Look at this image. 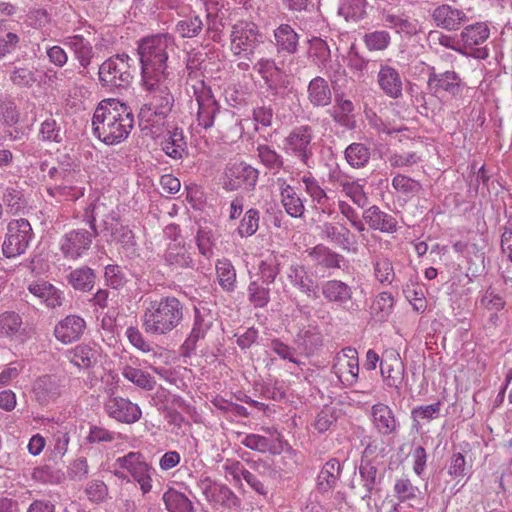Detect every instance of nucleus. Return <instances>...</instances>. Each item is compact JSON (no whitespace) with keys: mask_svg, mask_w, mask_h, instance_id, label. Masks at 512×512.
Instances as JSON below:
<instances>
[{"mask_svg":"<svg viewBox=\"0 0 512 512\" xmlns=\"http://www.w3.org/2000/svg\"><path fill=\"white\" fill-rule=\"evenodd\" d=\"M134 122L131 107L119 99L108 98L100 101L94 110L92 132L106 145H117L128 138Z\"/></svg>","mask_w":512,"mask_h":512,"instance_id":"1","label":"nucleus"},{"mask_svg":"<svg viewBox=\"0 0 512 512\" xmlns=\"http://www.w3.org/2000/svg\"><path fill=\"white\" fill-rule=\"evenodd\" d=\"M171 80L172 76L141 79L142 86L147 92L145 102L138 113L142 130L162 125L172 111L174 96L168 86Z\"/></svg>","mask_w":512,"mask_h":512,"instance_id":"2","label":"nucleus"},{"mask_svg":"<svg viewBox=\"0 0 512 512\" xmlns=\"http://www.w3.org/2000/svg\"><path fill=\"white\" fill-rule=\"evenodd\" d=\"M142 328L152 336H163L176 329L184 316V305L174 296L145 301Z\"/></svg>","mask_w":512,"mask_h":512,"instance_id":"3","label":"nucleus"},{"mask_svg":"<svg viewBox=\"0 0 512 512\" xmlns=\"http://www.w3.org/2000/svg\"><path fill=\"white\" fill-rule=\"evenodd\" d=\"M175 47V38L169 33H158L142 38L137 48L141 79L172 76L168 70V57L169 52L174 51Z\"/></svg>","mask_w":512,"mask_h":512,"instance_id":"4","label":"nucleus"},{"mask_svg":"<svg viewBox=\"0 0 512 512\" xmlns=\"http://www.w3.org/2000/svg\"><path fill=\"white\" fill-rule=\"evenodd\" d=\"M104 206L103 203L93 201L85 208L83 221L90 227V230L76 228L62 235L59 241V250L65 259L78 260L88 253L94 239L100 233L96 226V211Z\"/></svg>","mask_w":512,"mask_h":512,"instance_id":"5","label":"nucleus"},{"mask_svg":"<svg viewBox=\"0 0 512 512\" xmlns=\"http://www.w3.org/2000/svg\"><path fill=\"white\" fill-rule=\"evenodd\" d=\"M192 90L198 106L196 113L197 127L208 130L217 124L219 128H224L225 120H233V112L228 109H221L212 94L211 88L204 81H197L196 84L192 85Z\"/></svg>","mask_w":512,"mask_h":512,"instance_id":"6","label":"nucleus"},{"mask_svg":"<svg viewBox=\"0 0 512 512\" xmlns=\"http://www.w3.org/2000/svg\"><path fill=\"white\" fill-rule=\"evenodd\" d=\"M263 43V34L254 22L241 20L232 26L230 48L234 56L252 61L256 50Z\"/></svg>","mask_w":512,"mask_h":512,"instance_id":"7","label":"nucleus"},{"mask_svg":"<svg viewBox=\"0 0 512 512\" xmlns=\"http://www.w3.org/2000/svg\"><path fill=\"white\" fill-rule=\"evenodd\" d=\"M131 60L126 53L116 54L106 59L98 70L100 84L109 89L129 86L133 79Z\"/></svg>","mask_w":512,"mask_h":512,"instance_id":"8","label":"nucleus"},{"mask_svg":"<svg viewBox=\"0 0 512 512\" xmlns=\"http://www.w3.org/2000/svg\"><path fill=\"white\" fill-rule=\"evenodd\" d=\"M313 138L314 132L311 126L294 127L283 140L284 151L305 167L312 168L314 164Z\"/></svg>","mask_w":512,"mask_h":512,"instance_id":"9","label":"nucleus"},{"mask_svg":"<svg viewBox=\"0 0 512 512\" xmlns=\"http://www.w3.org/2000/svg\"><path fill=\"white\" fill-rule=\"evenodd\" d=\"M34 238L30 222L25 218L13 219L7 225L2 244V253L6 258H15L24 254Z\"/></svg>","mask_w":512,"mask_h":512,"instance_id":"10","label":"nucleus"},{"mask_svg":"<svg viewBox=\"0 0 512 512\" xmlns=\"http://www.w3.org/2000/svg\"><path fill=\"white\" fill-rule=\"evenodd\" d=\"M196 487L213 507L233 509L240 506V499L227 485L217 482L205 473L198 477Z\"/></svg>","mask_w":512,"mask_h":512,"instance_id":"11","label":"nucleus"},{"mask_svg":"<svg viewBox=\"0 0 512 512\" xmlns=\"http://www.w3.org/2000/svg\"><path fill=\"white\" fill-rule=\"evenodd\" d=\"M115 465L129 472L133 480L139 485L143 495L152 491V475L155 473V470L145 460L142 453L129 452L122 457H118L115 461Z\"/></svg>","mask_w":512,"mask_h":512,"instance_id":"12","label":"nucleus"},{"mask_svg":"<svg viewBox=\"0 0 512 512\" xmlns=\"http://www.w3.org/2000/svg\"><path fill=\"white\" fill-rule=\"evenodd\" d=\"M321 294L328 303L336 304L349 313L360 311L354 300V288L339 279H329L321 283Z\"/></svg>","mask_w":512,"mask_h":512,"instance_id":"13","label":"nucleus"},{"mask_svg":"<svg viewBox=\"0 0 512 512\" xmlns=\"http://www.w3.org/2000/svg\"><path fill=\"white\" fill-rule=\"evenodd\" d=\"M101 232L108 243L119 244L124 250L135 252L136 238L128 225L120 222L118 214L111 212L102 220Z\"/></svg>","mask_w":512,"mask_h":512,"instance_id":"14","label":"nucleus"},{"mask_svg":"<svg viewBox=\"0 0 512 512\" xmlns=\"http://www.w3.org/2000/svg\"><path fill=\"white\" fill-rule=\"evenodd\" d=\"M489 36L490 28L486 22H476L465 26L459 35L464 56L485 59L488 56V50L476 47L485 43Z\"/></svg>","mask_w":512,"mask_h":512,"instance_id":"15","label":"nucleus"},{"mask_svg":"<svg viewBox=\"0 0 512 512\" xmlns=\"http://www.w3.org/2000/svg\"><path fill=\"white\" fill-rule=\"evenodd\" d=\"M214 317L206 308H194V320L190 334L180 347V354L183 357H190L196 350L197 343L206 337L207 332L213 325Z\"/></svg>","mask_w":512,"mask_h":512,"instance_id":"16","label":"nucleus"},{"mask_svg":"<svg viewBox=\"0 0 512 512\" xmlns=\"http://www.w3.org/2000/svg\"><path fill=\"white\" fill-rule=\"evenodd\" d=\"M332 372L344 384L352 385L358 379L359 359L355 348L346 347L334 357Z\"/></svg>","mask_w":512,"mask_h":512,"instance_id":"17","label":"nucleus"},{"mask_svg":"<svg viewBox=\"0 0 512 512\" xmlns=\"http://www.w3.org/2000/svg\"><path fill=\"white\" fill-rule=\"evenodd\" d=\"M104 409L110 418L125 424H133L142 416V411L136 403L119 396L109 397Z\"/></svg>","mask_w":512,"mask_h":512,"instance_id":"18","label":"nucleus"},{"mask_svg":"<svg viewBox=\"0 0 512 512\" xmlns=\"http://www.w3.org/2000/svg\"><path fill=\"white\" fill-rule=\"evenodd\" d=\"M225 188L237 190L239 188H252L256 185L259 171L245 162L230 164L225 172Z\"/></svg>","mask_w":512,"mask_h":512,"instance_id":"19","label":"nucleus"},{"mask_svg":"<svg viewBox=\"0 0 512 512\" xmlns=\"http://www.w3.org/2000/svg\"><path fill=\"white\" fill-rule=\"evenodd\" d=\"M427 86L435 94L445 92L451 97H457L461 94L464 83L455 71L437 73L434 67H430Z\"/></svg>","mask_w":512,"mask_h":512,"instance_id":"20","label":"nucleus"},{"mask_svg":"<svg viewBox=\"0 0 512 512\" xmlns=\"http://www.w3.org/2000/svg\"><path fill=\"white\" fill-rule=\"evenodd\" d=\"M431 18L437 27L447 31H456L468 21L464 10L450 4L436 6L431 12Z\"/></svg>","mask_w":512,"mask_h":512,"instance_id":"21","label":"nucleus"},{"mask_svg":"<svg viewBox=\"0 0 512 512\" xmlns=\"http://www.w3.org/2000/svg\"><path fill=\"white\" fill-rule=\"evenodd\" d=\"M369 450L370 445L365 448L358 467L361 484L364 489V494L361 496V499L364 501L371 499L373 492L377 490V486L381 484L383 478V475L378 472L376 461L366 458V454Z\"/></svg>","mask_w":512,"mask_h":512,"instance_id":"22","label":"nucleus"},{"mask_svg":"<svg viewBox=\"0 0 512 512\" xmlns=\"http://www.w3.org/2000/svg\"><path fill=\"white\" fill-rule=\"evenodd\" d=\"M287 278L293 287L298 289L308 298L317 299L319 297L318 282L304 265H290L287 272Z\"/></svg>","mask_w":512,"mask_h":512,"instance_id":"23","label":"nucleus"},{"mask_svg":"<svg viewBox=\"0 0 512 512\" xmlns=\"http://www.w3.org/2000/svg\"><path fill=\"white\" fill-rule=\"evenodd\" d=\"M63 381L57 375H42L33 384V393L36 401L41 405L54 402L61 396Z\"/></svg>","mask_w":512,"mask_h":512,"instance_id":"24","label":"nucleus"},{"mask_svg":"<svg viewBox=\"0 0 512 512\" xmlns=\"http://www.w3.org/2000/svg\"><path fill=\"white\" fill-rule=\"evenodd\" d=\"M86 329L85 320L78 315H68L54 327L55 338L63 344H70L81 338Z\"/></svg>","mask_w":512,"mask_h":512,"instance_id":"25","label":"nucleus"},{"mask_svg":"<svg viewBox=\"0 0 512 512\" xmlns=\"http://www.w3.org/2000/svg\"><path fill=\"white\" fill-rule=\"evenodd\" d=\"M377 82L383 93L392 99L403 95V80L399 71L387 64H380Z\"/></svg>","mask_w":512,"mask_h":512,"instance_id":"26","label":"nucleus"},{"mask_svg":"<svg viewBox=\"0 0 512 512\" xmlns=\"http://www.w3.org/2000/svg\"><path fill=\"white\" fill-rule=\"evenodd\" d=\"M371 420L376 431L383 435L395 434L398 431V421L393 410L384 403H376L371 407Z\"/></svg>","mask_w":512,"mask_h":512,"instance_id":"27","label":"nucleus"},{"mask_svg":"<svg viewBox=\"0 0 512 512\" xmlns=\"http://www.w3.org/2000/svg\"><path fill=\"white\" fill-rule=\"evenodd\" d=\"M362 218L369 228L375 231L392 234L398 229L396 218L382 211L377 205H372L365 209L362 213Z\"/></svg>","mask_w":512,"mask_h":512,"instance_id":"28","label":"nucleus"},{"mask_svg":"<svg viewBox=\"0 0 512 512\" xmlns=\"http://www.w3.org/2000/svg\"><path fill=\"white\" fill-rule=\"evenodd\" d=\"M394 496L399 503H407L410 508L422 510L424 494L407 476L397 478L393 486Z\"/></svg>","mask_w":512,"mask_h":512,"instance_id":"29","label":"nucleus"},{"mask_svg":"<svg viewBox=\"0 0 512 512\" xmlns=\"http://www.w3.org/2000/svg\"><path fill=\"white\" fill-rule=\"evenodd\" d=\"M321 237L344 251H353L352 245L356 244L353 234L345 225H338L332 222H324L320 226Z\"/></svg>","mask_w":512,"mask_h":512,"instance_id":"30","label":"nucleus"},{"mask_svg":"<svg viewBox=\"0 0 512 512\" xmlns=\"http://www.w3.org/2000/svg\"><path fill=\"white\" fill-rule=\"evenodd\" d=\"M161 150L173 160H182L188 154L186 137L181 128L168 130L160 141Z\"/></svg>","mask_w":512,"mask_h":512,"instance_id":"31","label":"nucleus"},{"mask_svg":"<svg viewBox=\"0 0 512 512\" xmlns=\"http://www.w3.org/2000/svg\"><path fill=\"white\" fill-rule=\"evenodd\" d=\"M190 249L184 243L176 241L169 243L164 254L165 263L172 269L194 268L195 263Z\"/></svg>","mask_w":512,"mask_h":512,"instance_id":"32","label":"nucleus"},{"mask_svg":"<svg viewBox=\"0 0 512 512\" xmlns=\"http://www.w3.org/2000/svg\"><path fill=\"white\" fill-rule=\"evenodd\" d=\"M342 465L337 458L329 459L316 478V487L320 493H328L336 488L342 474Z\"/></svg>","mask_w":512,"mask_h":512,"instance_id":"33","label":"nucleus"},{"mask_svg":"<svg viewBox=\"0 0 512 512\" xmlns=\"http://www.w3.org/2000/svg\"><path fill=\"white\" fill-rule=\"evenodd\" d=\"M274 45L278 53L293 55L298 51L299 34L286 23L280 24L273 31Z\"/></svg>","mask_w":512,"mask_h":512,"instance_id":"34","label":"nucleus"},{"mask_svg":"<svg viewBox=\"0 0 512 512\" xmlns=\"http://www.w3.org/2000/svg\"><path fill=\"white\" fill-rule=\"evenodd\" d=\"M281 202L288 215L294 218L302 217L305 212L304 200L296 193L284 178H278Z\"/></svg>","mask_w":512,"mask_h":512,"instance_id":"35","label":"nucleus"},{"mask_svg":"<svg viewBox=\"0 0 512 512\" xmlns=\"http://www.w3.org/2000/svg\"><path fill=\"white\" fill-rule=\"evenodd\" d=\"M63 43L73 51L81 67L86 69L90 65L94 51L91 41L84 34L75 33L67 36Z\"/></svg>","mask_w":512,"mask_h":512,"instance_id":"36","label":"nucleus"},{"mask_svg":"<svg viewBox=\"0 0 512 512\" xmlns=\"http://www.w3.org/2000/svg\"><path fill=\"white\" fill-rule=\"evenodd\" d=\"M301 182L304 185V190L307 195L311 198V202L314 206L320 209L323 213L331 214L330 208V197L326 191L321 187L319 181L311 174L307 173L302 176Z\"/></svg>","mask_w":512,"mask_h":512,"instance_id":"37","label":"nucleus"},{"mask_svg":"<svg viewBox=\"0 0 512 512\" xmlns=\"http://www.w3.org/2000/svg\"><path fill=\"white\" fill-rule=\"evenodd\" d=\"M240 443L246 448L259 453L279 454L282 451V441L279 437L268 438L259 434H245Z\"/></svg>","mask_w":512,"mask_h":512,"instance_id":"38","label":"nucleus"},{"mask_svg":"<svg viewBox=\"0 0 512 512\" xmlns=\"http://www.w3.org/2000/svg\"><path fill=\"white\" fill-rule=\"evenodd\" d=\"M307 253L316 266H321L325 269H339L341 268V262L345 260L343 255L333 251L324 244H317L307 250Z\"/></svg>","mask_w":512,"mask_h":512,"instance_id":"39","label":"nucleus"},{"mask_svg":"<svg viewBox=\"0 0 512 512\" xmlns=\"http://www.w3.org/2000/svg\"><path fill=\"white\" fill-rule=\"evenodd\" d=\"M308 100L315 107H326L332 101V92L330 86L323 77L316 76L307 87Z\"/></svg>","mask_w":512,"mask_h":512,"instance_id":"40","label":"nucleus"},{"mask_svg":"<svg viewBox=\"0 0 512 512\" xmlns=\"http://www.w3.org/2000/svg\"><path fill=\"white\" fill-rule=\"evenodd\" d=\"M380 16L384 26L395 30L397 33L412 35L416 32L415 25L403 12H394L392 9L383 8Z\"/></svg>","mask_w":512,"mask_h":512,"instance_id":"41","label":"nucleus"},{"mask_svg":"<svg viewBox=\"0 0 512 512\" xmlns=\"http://www.w3.org/2000/svg\"><path fill=\"white\" fill-rule=\"evenodd\" d=\"M295 343L306 355H311L322 346L323 337L317 326L308 325L297 333Z\"/></svg>","mask_w":512,"mask_h":512,"instance_id":"42","label":"nucleus"},{"mask_svg":"<svg viewBox=\"0 0 512 512\" xmlns=\"http://www.w3.org/2000/svg\"><path fill=\"white\" fill-rule=\"evenodd\" d=\"M256 157L258 161L272 174H277L285 169L284 157L268 144H257Z\"/></svg>","mask_w":512,"mask_h":512,"instance_id":"43","label":"nucleus"},{"mask_svg":"<svg viewBox=\"0 0 512 512\" xmlns=\"http://www.w3.org/2000/svg\"><path fill=\"white\" fill-rule=\"evenodd\" d=\"M66 280L75 290L89 292L95 285L96 274L92 268L83 265L70 271Z\"/></svg>","mask_w":512,"mask_h":512,"instance_id":"44","label":"nucleus"},{"mask_svg":"<svg viewBox=\"0 0 512 512\" xmlns=\"http://www.w3.org/2000/svg\"><path fill=\"white\" fill-rule=\"evenodd\" d=\"M29 291L40 298L48 308H57L63 304V293L48 282L32 284Z\"/></svg>","mask_w":512,"mask_h":512,"instance_id":"45","label":"nucleus"},{"mask_svg":"<svg viewBox=\"0 0 512 512\" xmlns=\"http://www.w3.org/2000/svg\"><path fill=\"white\" fill-rule=\"evenodd\" d=\"M344 158L351 168L361 169L368 165L371 149L364 143L353 142L344 150Z\"/></svg>","mask_w":512,"mask_h":512,"instance_id":"46","label":"nucleus"},{"mask_svg":"<svg viewBox=\"0 0 512 512\" xmlns=\"http://www.w3.org/2000/svg\"><path fill=\"white\" fill-rule=\"evenodd\" d=\"M162 499L168 512H195L192 501L176 489L169 488Z\"/></svg>","mask_w":512,"mask_h":512,"instance_id":"47","label":"nucleus"},{"mask_svg":"<svg viewBox=\"0 0 512 512\" xmlns=\"http://www.w3.org/2000/svg\"><path fill=\"white\" fill-rule=\"evenodd\" d=\"M70 362L78 368H90L97 362V350L87 344H80L69 351Z\"/></svg>","mask_w":512,"mask_h":512,"instance_id":"48","label":"nucleus"},{"mask_svg":"<svg viewBox=\"0 0 512 512\" xmlns=\"http://www.w3.org/2000/svg\"><path fill=\"white\" fill-rule=\"evenodd\" d=\"M308 56L318 68H325L331 61L330 47L320 37H312L309 40Z\"/></svg>","mask_w":512,"mask_h":512,"instance_id":"49","label":"nucleus"},{"mask_svg":"<svg viewBox=\"0 0 512 512\" xmlns=\"http://www.w3.org/2000/svg\"><path fill=\"white\" fill-rule=\"evenodd\" d=\"M381 375L388 387L400 389L402 385V373L404 371L403 364L399 358L394 357L393 363L387 360L380 362Z\"/></svg>","mask_w":512,"mask_h":512,"instance_id":"50","label":"nucleus"},{"mask_svg":"<svg viewBox=\"0 0 512 512\" xmlns=\"http://www.w3.org/2000/svg\"><path fill=\"white\" fill-rule=\"evenodd\" d=\"M366 0H339L338 14L346 21L358 22L365 18Z\"/></svg>","mask_w":512,"mask_h":512,"instance_id":"51","label":"nucleus"},{"mask_svg":"<svg viewBox=\"0 0 512 512\" xmlns=\"http://www.w3.org/2000/svg\"><path fill=\"white\" fill-rule=\"evenodd\" d=\"M22 317L14 311H5L0 314V338L12 339L23 330Z\"/></svg>","mask_w":512,"mask_h":512,"instance_id":"52","label":"nucleus"},{"mask_svg":"<svg viewBox=\"0 0 512 512\" xmlns=\"http://www.w3.org/2000/svg\"><path fill=\"white\" fill-rule=\"evenodd\" d=\"M216 274L219 285L225 291L231 292L236 288V270L230 260L223 258L216 262Z\"/></svg>","mask_w":512,"mask_h":512,"instance_id":"53","label":"nucleus"},{"mask_svg":"<svg viewBox=\"0 0 512 512\" xmlns=\"http://www.w3.org/2000/svg\"><path fill=\"white\" fill-rule=\"evenodd\" d=\"M122 375L143 390L151 391L155 388L156 381L154 377L141 369L126 365L122 368Z\"/></svg>","mask_w":512,"mask_h":512,"instance_id":"54","label":"nucleus"},{"mask_svg":"<svg viewBox=\"0 0 512 512\" xmlns=\"http://www.w3.org/2000/svg\"><path fill=\"white\" fill-rule=\"evenodd\" d=\"M47 192L58 201H76L84 195V188L63 182L62 184L49 187Z\"/></svg>","mask_w":512,"mask_h":512,"instance_id":"55","label":"nucleus"},{"mask_svg":"<svg viewBox=\"0 0 512 512\" xmlns=\"http://www.w3.org/2000/svg\"><path fill=\"white\" fill-rule=\"evenodd\" d=\"M247 292L248 299L255 308H264L270 301V288L259 280L251 281Z\"/></svg>","mask_w":512,"mask_h":512,"instance_id":"56","label":"nucleus"},{"mask_svg":"<svg viewBox=\"0 0 512 512\" xmlns=\"http://www.w3.org/2000/svg\"><path fill=\"white\" fill-rule=\"evenodd\" d=\"M38 138L42 142L61 143L63 140L60 124L52 117L46 118L41 124L38 132Z\"/></svg>","mask_w":512,"mask_h":512,"instance_id":"57","label":"nucleus"},{"mask_svg":"<svg viewBox=\"0 0 512 512\" xmlns=\"http://www.w3.org/2000/svg\"><path fill=\"white\" fill-rule=\"evenodd\" d=\"M76 175L75 164L68 157L67 161L59 162L57 166H52L48 170L49 178L55 181L74 183Z\"/></svg>","mask_w":512,"mask_h":512,"instance_id":"58","label":"nucleus"},{"mask_svg":"<svg viewBox=\"0 0 512 512\" xmlns=\"http://www.w3.org/2000/svg\"><path fill=\"white\" fill-rule=\"evenodd\" d=\"M9 79L20 88H31L37 82L35 71L25 66H13Z\"/></svg>","mask_w":512,"mask_h":512,"instance_id":"59","label":"nucleus"},{"mask_svg":"<svg viewBox=\"0 0 512 512\" xmlns=\"http://www.w3.org/2000/svg\"><path fill=\"white\" fill-rule=\"evenodd\" d=\"M203 22L199 16H189L179 20L175 25V31L182 38H193L200 34Z\"/></svg>","mask_w":512,"mask_h":512,"instance_id":"60","label":"nucleus"},{"mask_svg":"<svg viewBox=\"0 0 512 512\" xmlns=\"http://www.w3.org/2000/svg\"><path fill=\"white\" fill-rule=\"evenodd\" d=\"M279 274V263L276 257H268L260 261L258 266V279L259 282L269 286L273 284L277 275Z\"/></svg>","mask_w":512,"mask_h":512,"instance_id":"61","label":"nucleus"},{"mask_svg":"<svg viewBox=\"0 0 512 512\" xmlns=\"http://www.w3.org/2000/svg\"><path fill=\"white\" fill-rule=\"evenodd\" d=\"M394 298L389 292H381L373 301L371 310L378 320H385L392 312Z\"/></svg>","mask_w":512,"mask_h":512,"instance_id":"62","label":"nucleus"},{"mask_svg":"<svg viewBox=\"0 0 512 512\" xmlns=\"http://www.w3.org/2000/svg\"><path fill=\"white\" fill-rule=\"evenodd\" d=\"M195 240L199 253L209 259L213 255V247L215 245L213 230L207 226L199 227Z\"/></svg>","mask_w":512,"mask_h":512,"instance_id":"63","label":"nucleus"},{"mask_svg":"<svg viewBox=\"0 0 512 512\" xmlns=\"http://www.w3.org/2000/svg\"><path fill=\"white\" fill-rule=\"evenodd\" d=\"M340 187L342 191L348 196L355 205L364 208L368 205L369 198L363 190V186L358 181L341 182Z\"/></svg>","mask_w":512,"mask_h":512,"instance_id":"64","label":"nucleus"}]
</instances>
